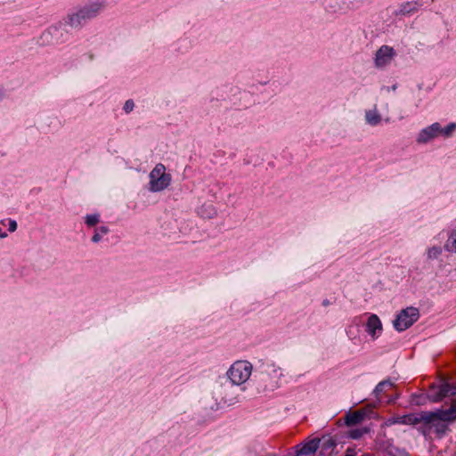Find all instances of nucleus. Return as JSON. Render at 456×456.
Returning a JSON list of instances; mask_svg holds the SVG:
<instances>
[{"label": "nucleus", "mask_w": 456, "mask_h": 456, "mask_svg": "<svg viewBox=\"0 0 456 456\" xmlns=\"http://www.w3.org/2000/svg\"><path fill=\"white\" fill-rule=\"evenodd\" d=\"M419 312L416 307L411 306L403 309L394 321V327L398 331L405 330L419 319Z\"/></svg>", "instance_id": "4"}, {"label": "nucleus", "mask_w": 456, "mask_h": 456, "mask_svg": "<svg viewBox=\"0 0 456 456\" xmlns=\"http://www.w3.org/2000/svg\"><path fill=\"white\" fill-rule=\"evenodd\" d=\"M100 240H101V235H100V233H99L98 230H96V231H95V233L94 234V236H93V238H92V240H93L94 242H97V241H99Z\"/></svg>", "instance_id": "23"}, {"label": "nucleus", "mask_w": 456, "mask_h": 456, "mask_svg": "<svg viewBox=\"0 0 456 456\" xmlns=\"http://www.w3.org/2000/svg\"><path fill=\"white\" fill-rule=\"evenodd\" d=\"M361 436H362V431L359 429L351 431V437H353L354 439L361 437Z\"/></svg>", "instance_id": "22"}, {"label": "nucleus", "mask_w": 456, "mask_h": 456, "mask_svg": "<svg viewBox=\"0 0 456 456\" xmlns=\"http://www.w3.org/2000/svg\"><path fill=\"white\" fill-rule=\"evenodd\" d=\"M99 9L100 4H94L89 7L80 10L78 12L69 16V24L74 27L81 25L82 20L94 17Z\"/></svg>", "instance_id": "6"}, {"label": "nucleus", "mask_w": 456, "mask_h": 456, "mask_svg": "<svg viewBox=\"0 0 456 456\" xmlns=\"http://www.w3.org/2000/svg\"><path fill=\"white\" fill-rule=\"evenodd\" d=\"M456 395V384L448 381H440L438 385H431L428 393L432 402H440L445 397Z\"/></svg>", "instance_id": "3"}, {"label": "nucleus", "mask_w": 456, "mask_h": 456, "mask_svg": "<svg viewBox=\"0 0 456 456\" xmlns=\"http://www.w3.org/2000/svg\"><path fill=\"white\" fill-rule=\"evenodd\" d=\"M7 234L3 232L2 227L0 226V238H5Z\"/></svg>", "instance_id": "25"}, {"label": "nucleus", "mask_w": 456, "mask_h": 456, "mask_svg": "<svg viewBox=\"0 0 456 456\" xmlns=\"http://www.w3.org/2000/svg\"><path fill=\"white\" fill-rule=\"evenodd\" d=\"M367 408H361L354 411H349L345 416V423L346 426H354L362 423L368 414Z\"/></svg>", "instance_id": "8"}, {"label": "nucleus", "mask_w": 456, "mask_h": 456, "mask_svg": "<svg viewBox=\"0 0 456 456\" xmlns=\"http://www.w3.org/2000/svg\"><path fill=\"white\" fill-rule=\"evenodd\" d=\"M420 420L431 424L438 438L443 437L450 429L448 423L456 421V398L452 399L448 409H441L436 411H423Z\"/></svg>", "instance_id": "1"}, {"label": "nucleus", "mask_w": 456, "mask_h": 456, "mask_svg": "<svg viewBox=\"0 0 456 456\" xmlns=\"http://www.w3.org/2000/svg\"><path fill=\"white\" fill-rule=\"evenodd\" d=\"M382 330V324L379 318L376 314H372L368 318L366 324V331L371 335L373 339L378 338L377 333Z\"/></svg>", "instance_id": "10"}, {"label": "nucleus", "mask_w": 456, "mask_h": 456, "mask_svg": "<svg viewBox=\"0 0 456 456\" xmlns=\"http://www.w3.org/2000/svg\"><path fill=\"white\" fill-rule=\"evenodd\" d=\"M134 107V103L132 100H127L126 102H125V105H124V110L126 112V113H129L133 110Z\"/></svg>", "instance_id": "19"}, {"label": "nucleus", "mask_w": 456, "mask_h": 456, "mask_svg": "<svg viewBox=\"0 0 456 456\" xmlns=\"http://www.w3.org/2000/svg\"><path fill=\"white\" fill-rule=\"evenodd\" d=\"M395 54V53L392 47L387 45L381 46L376 53V66L381 68L387 65L392 61Z\"/></svg>", "instance_id": "7"}, {"label": "nucleus", "mask_w": 456, "mask_h": 456, "mask_svg": "<svg viewBox=\"0 0 456 456\" xmlns=\"http://www.w3.org/2000/svg\"><path fill=\"white\" fill-rule=\"evenodd\" d=\"M456 130V124L450 123L446 127L442 128V135L449 137Z\"/></svg>", "instance_id": "15"}, {"label": "nucleus", "mask_w": 456, "mask_h": 456, "mask_svg": "<svg viewBox=\"0 0 456 456\" xmlns=\"http://www.w3.org/2000/svg\"><path fill=\"white\" fill-rule=\"evenodd\" d=\"M366 119L370 125H377L380 121V116L375 111H368L366 113Z\"/></svg>", "instance_id": "13"}, {"label": "nucleus", "mask_w": 456, "mask_h": 456, "mask_svg": "<svg viewBox=\"0 0 456 456\" xmlns=\"http://www.w3.org/2000/svg\"><path fill=\"white\" fill-rule=\"evenodd\" d=\"M252 365L247 361H237L229 369L227 374L233 384L245 383L250 377Z\"/></svg>", "instance_id": "2"}, {"label": "nucleus", "mask_w": 456, "mask_h": 456, "mask_svg": "<svg viewBox=\"0 0 456 456\" xmlns=\"http://www.w3.org/2000/svg\"><path fill=\"white\" fill-rule=\"evenodd\" d=\"M98 231H100L102 233L105 234L108 232V228L102 226Z\"/></svg>", "instance_id": "24"}, {"label": "nucleus", "mask_w": 456, "mask_h": 456, "mask_svg": "<svg viewBox=\"0 0 456 456\" xmlns=\"http://www.w3.org/2000/svg\"><path fill=\"white\" fill-rule=\"evenodd\" d=\"M8 223H9V231L12 232H14L17 229V223H16V221L9 220Z\"/></svg>", "instance_id": "21"}, {"label": "nucleus", "mask_w": 456, "mask_h": 456, "mask_svg": "<svg viewBox=\"0 0 456 456\" xmlns=\"http://www.w3.org/2000/svg\"><path fill=\"white\" fill-rule=\"evenodd\" d=\"M416 4H417L416 3L413 4V3H409V2L402 4L397 14L404 15V14H407V13H410V12L415 11L417 9Z\"/></svg>", "instance_id": "12"}, {"label": "nucleus", "mask_w": 456, "mask_h": 456, "mask_svg": "<svg viewBox=\"0 0 456 456\" xmlns=\"http://www.w3.org/2000/svg\"><path fill=\"white\" fill-rule=\"evenodd\" d=\"M0 225L5 226V221H1Z\"/></svg>", "instance_id": "26"}, {"label": "nucleus", "mask_w": 456, "mask_h": 456, "mask_svg": "<svg viewBox=\"0 0 456 456\" xmlns=\"http://www.w3.org/2000/svg\"><path fill=\"white\" fill-rule=\"evenodd\" d=\"M320 440L313 439L305 444L297 452V456H314L319 448Z\"/></svg>", "instance_id": "11"}, {"label": "nucleus", "mask_w": 456, "mask_h": 456, "mask_svg": "<svg viewBox=\"0 0 456 456\" xmlns=\"http://www.w3.org/2000/svg\"><path fill=\"white\" fill-rule=\"evenodd\" d=\"M419 430L420 432L425 436H430L431 432H432V428H431V424H428L426 421H424L420 428H419Z\"/></svg>", "instance_id": "17"}, {"label": "nucleus", "mask_w": 456, "mask_h": 456, "mask_svg": "<svg viewBox=\"0 0 456 456\" xmlns=\"http://www.w3.org/2000/svg\"><path fill=\"white\" fill-rule=\"evenodd\" d=\"M422 417H423V411L420 414H419V416L410 417V420L413 424H418V423L422 424L424 422V420H420V419H422Z\"/></svg>", "instance_id": "20"}, {"label": "nucleus", "mask_w": 456, "mask_h": 456, "mask_svg": "<svg viewBox=\"0 0 456 456\" xmlns=\"http://www.w3.org/2000/svg\"><path fill=\"white\" fill-rule=\"evenodd\" d=\"M445 248L450 251L456 252V232L451 234L445 244Z\"/></svg>", "instance_id": "14"}, {"label": "nucleus", "mask_w": 456, "mask_h": 456, "mask_svg": "<svg viewBox=\"0 0 456 456\" xmlns=\"http://www.w3.org/2000/svg\"><path fill=\"white\" fill-rule=\"evenodd\" d=\"M151 190L159 191L167 188L170 183V175L166 174V167L162 164H158L150 174Z\"/></svg>", "instance_id": "5"}, {"label": "nucleus", "mask_w": 456, "mask_h": 456, "mask_svg": "<svg viewBox=\"0 0 456 456\" xmlns=\"http://www.w3.org/2000/svg\"><path fill=\"white\" fill-rule=\"evenodd\" d=\"M346 456H352V455L346 454Z\"/></svg>", "instance_id": "27"}, {"label": "nucleus", "mask_w": 456, "mask_h": 456, "mask_svg": "<svg viewBox=\"0 0 456 456\" xmlns=\"http://www.w3.org/2000/svg\"><path fill=\"white\" fill-rule=\"evenodd\" d=\"M441 252H442L441 248L433 247L428 249V258H437L440 256Z\"/></svg>", "instance_id": "16"}, {"label": "nucleus", "mask_w": 456, "mask_h": 456, "mask_svg": "<svg viewBox=\"0 0 456 456\" xmlns=\"http://www.w3.org/2000/svg\"><path fill=\"white\" fill-rule=\"evenodd\" d=\"M99 222V217L96 215L87 216L86 217V224L88 226H94Z\"/></svg>", "instance_id": "18"}, {"label": "nucleus", "mask_w": 456, "mask_h": 456, "mask_svg": "<svg viewBox=\"0 0 456 456\" xmlns=\"http://www.w3.org/2000/svg\"><path fill=\"white\" fill-rule=\"evenodd\" d=\"M442 135V126L439 123H434L428 128L424 129L419 135V142H427L432 138Z\"/></svg>", "instance_id": "9"}]
</instances>
